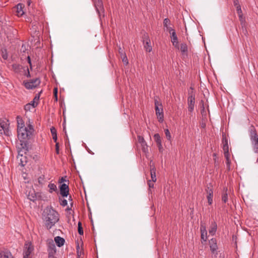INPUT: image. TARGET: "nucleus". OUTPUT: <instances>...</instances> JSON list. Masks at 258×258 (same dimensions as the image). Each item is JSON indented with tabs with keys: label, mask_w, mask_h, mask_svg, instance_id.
I'll return each mask as SVG.
<instances>
[{
	"label": "nucleus",
	"mask_w": 258,
	"mask_h": 258,
	"mask_svg": "<svg viewBox=\"0 0 258 258\" xmlns=\"http://www.w3.org/2000/svg\"><path fill=\"white\" fill-rule=\"evenodd\" d=\"M33 132V128L32 125H29L27 127L24 128H20L17 131L18 138L20 141V147H18V156L23 157L21 152L26 153L28 151V142Z\"/></svg>",
	"instance_id": "obj_1"
},
{
	"label": "nucleus",
	"mask_w": 258,
	"mask_h": 258,
	"mask_svg": "<svg viewBox=\"0 0 258 258\" xmlns=\"http://www.w3.org/2000/svg\"><path fill=\"white\" fill-rule=\"evenodd\" d=\"M43 220L45 227L50 229L58 221L59 214L51 207H47L43 211Z\"/></svg>",
	"instance_id": "obj_2"
},
{
	"label": "nucleus",
	"mask_w": 258,
	"mask_h": 258,
	"mask_svg": "<svg viewBox=\"0 0 258 258\" xmlns=\"http://www.w3.org/2000/svg\"><path fill=\"white\" fill-rule=\"evenodd\" d=\"M251 142L255 153H258V136L253 126H251L249 130Z\"/></svg>",
	"instance_id": "obj_3"
},
{
	"label": "nucleus",
	"mask_w": 258,
	"mask_h": 258,
	"mask_svg": "<svg viewBox=\"0 0 258 258\" xmlns=\"http://www.w3.org/2000/svg\"><path fill=\"white\" fill-rule=\"evenodd\" d=\"M190 91H188V97L187 98V104H188V111L192 112L194 110L195 104V95L193 91V88L190 87Z\"/></svg>",
	"instance_id": "obj_4"
},
{
	"label": "nucleus",
	"mask_w": 258,
	"mask_h": 258,
	"mask_svg": "<svg viewBox=\"0 0 258 258\" xmlns=\"http://www.w3.org/2000/svg\"><path fill=\"white\" fill-rule=\"evenodd\" d=\"M155 111L156 114L158 118L159 119V121L162 122L163 121L164 118V114L163 108H159V106H162V104L159 103L157 100H155Z\"/></svg>",
	"instance_id": "obj_5"
},
{
	"label": "nucleus",
	"mask_w": 258,
	"mask_h": 258,
	"mask_svg": "<svg viewBox=\"0 0 258 258\" xmlns=\"http://www.w3.org/2000/svg\"><path fill=\"white\" fill-rule=\"evenodd\" d=\"M33 250L34 247L31 242H26L23 249V258H29V256Z\"/></svg>",
	"instance_id": "obj_6"
},
{
	"label": "nucleus",
	"mask_w": 258,
	"mask_h": 258,
	"mask_svg": "<svg viewBox=\"0 0 258 258\" xmlns=\"http://www.w3.org/2000/svg\"><path fill=\"white\" fill-rule=\"evenodd\" d=\"M0 134L10 136V132L9 129L8 121L4 120H0Z\"/></svg>",
	"instance_id": "obj_7"
},
{
	"label": "nucleus",
	"mask_w": 258,
	"mask_h": 258,
	"mask_svg": "<svg viewBox=\"0 0 258 258\" xmlns=\"http://www.w3.org/2000/svg\"><path fill=\"white\" fill-rule=\"evenodd\" d=\"M40 84V80L39 78H35L29 82L25 83L24 86L28 89H32L36 88Z\"/></svg>",
	"instance_id": "obj_8"
},
{
	"label": "nucleus",
	"mask_w": 258,
	"mask_h": 258,
	"mask_svg": "<svg viewBox=\"0 0 258 258\" xmlns=\"http://www.w3.org/2000/svg\"><path fill=\"white\" fill-rule=\"evenodd\" d=\"M96 10L99 16L104 13V10L102 0H92Z\"/></svg>",
	"instance_id": "obj_9"
},
{
	"label": "nucleus",
	"mask_w": 258,
	"mask_h": 258,
	"mask_svg": "<svg viewBox=\"0 0 258 258\" xmlns=\"http://www.w3.org/2000/svg\"><path fill=\"white\" fill-rule=\"evenodd\" d=\"M137 138L138 143L140 144L142 147V151L147 154L148 153V145L146 143V142L144 140V138L140 135H138Z\"/></svg>",
	"instance_id": "obj_10"
},
{
	"label": "nucleus",
	"mask_w": 258,
	"mask_h": 258,
	"mask_svg": "<svg viewBox=\"0 0 258 258\" xmlns=\"http://www.w3.org/2000/svg\"><path fill=\"white\" fill-rule=\"evenodd\" d=\"M69 192V187L68 185L66 183H62L60 186V194L63 197H67Z\"/></svg>",
	"instance_id": "obj_11"
},
{
	"label": "nucleus",
	"mask_w": 258,
	"mask_h": 258,
	"mask_svg": "<svg viewBox=\"0 0 258 258\" xmlns=\"http://www.w3.org/2000/svg\"><path fill=\"white\" fill-rule=\"evenodd\" d=\"M206 191L207 194V198L208 204L211 205L213 203V190L212 188L207 187L206 189Z\"/></svg>",
	"instance_id": "obj_12"
},
{
	"label": "nucleus",
	"mask_w": 258,
	"mask_h": 258,
	"mask_svg": "<svg viewBox=\"0 0 258 258\" xmlns=\"http://www.w3.org/2000/svg\"><path fill=\"white\" fill-rule=\"evenodd\" d=\"M144 43H145L144 48L148 52H151L152 50V46L150 45V40L147 35H145L144 37Z\"/></svg>",
	"instance_id": "obj_13"
},
{
	"label": "nucleus",
	"mask_w": 258,
	"mask_h": 258,
	"mask_svg": "<svg viewBox=\"0 0 258 258\" xmlns=\"http://www.w3.org/2000/svg\"><path fill=\"white\" fill-rule=\"evenodd\" d=\"M171 41L173 45L177 48H179L178 38L175 32H172V34L170 35Z\"/></svg>",
	"instance_id": "obj_14"
},
{
	"label": "nucleus",
	"mask_w": 258,
	"mask_h": 258,
	"mask_svg": "<svg viewBox=\"0 0 258 258\" xmlns=\"http://www.w3.org/2000/svg\"><path fill=\"white\" fill-rule=\"evenodd\" d=\"M209 244L211 250L213 253H214L218 248L216 240L215 238H212L209 241Z\"/></svg>",
	"instance_id": "obj_15"
},
{
	"label": "nucleus",
	"mask_w": 258,
	"mask_h": 258,
	"mask_svg": "<svg viewBox=\"0 0 258 258\" xmlns=\"http://www.w3.org/2000/svg\"><path fill=\"white\" fill-rule=\"evenodd\" d=\"M151 162H150V174H151V177L152 179V181L153 182H156L157 179H156V168L154 165H151Z\"/></svg>",
	"instance_id": "obj_16"
},
{
	"label": "nucleus",
	"mask_w": 258,
	"mask_h": 258,
	"mask_svg": "<svg viewBox=\"0 0 258 258\" xmlns=\"http://www.w3.org/2000/svg\"><path fill=\"white\" fill-rule=\"evenodd\" d=\"M217 229V225L216 222L213 221L211 222L210 229H209V233L212 235H214L216 233Z\"/></svg>",
	"instance_id": "obj_17"
},
{
	"label": "nucleus",
	"mask_w": 258,
	"mask_h": 258,
	"mask_svg": "<svg viewBox=\"0 0 258 258\" xmlns=\"http://www.w3.org/2000/svg\"><path fill=\"white\" fill-rule=\"evenodd\" d=\"M0 258H14V257L9 251L0 250Z\"/></svg>",
	"instance_id": "obj_18"
},
{
	"label": "nucleus",
	"mask_w": 258,
	"mask_h": 258,
	"mask_svg": "<svg viewBox=\"0 0 258 258\" xmlns=\"http://www.w3.org/2000/svg\"><path fill=\"white\" fill-rule=\"evenodd\" d=\"M201 238L206 241L207 239V231L206 226L204 225H201Z\"/></svg>",
	"instance_id": "obj_19"
},
{
	"label": "nucleus",
	"mask_w": 258,
	"mask_h": 258,
	"mask_svg": "<svg viewBox=\"0 0 258 258\" xmlns=\"http://www.w3.org/2000/svg\"><path fill=\"white\" fill-rule=\"evenodd\" d=\"M54 241L57 246L58 247H61L63 245L65 242L64 239L58 236L54 238Z\"/></svg>",
	"instance_id": "obj_20"
},
{
	"label": "nucleus",
	"mask_w": 258,
	"mask_h": 258,
	"mask_svg": "<svg viewBox=\"0 0 258 258\" xmlns=\"http://www.w3.org/2000/svg\"><path fill=\"white\" fill-rule=\"evenodd\" d=\"M17 131H18L20 128H21L22 129V128L26 127V126H25L24 122L23 120L21 117H20V116H18L17 117Z\"/></svg>",
	"instance_id": "obj_21"
},
{
	"label": "nucleus",
	"mask_w": 258,
	"mask_h": 258,
	"mask_svg": "<svg viewBox=\"0 0 258 258\" xmlns=\"http://www.w3.org/2000/svg\"><path fill=\"white\" fill-rule=\"evenodd\" d=\"M23 5L22 4H18L16 7V13L18 16H22L24 14L23 10Z\"/></svg>",
	"instance_id": "obj_22"
},
{
	"label": "nucleus",
	"mask_w": 258,
	"mask_h": 258,
	"mask_svg": "<svg viewBox=\"0 0 258 258\" xmlns=\"http://www.w3.org/2000/svg\"><path fill=\"white\" fill-rule=\"evenodd\" d=\"M227 188H224L222 194V201L223 203H226L228 201Z\"/></svg>",
	"instance_id": "obj_23"
},
{
	"label": "nucleus",
	"mask_w": 258,
	"mask_h": 258,
	"mask_svg": "<svg viewBox=\"0 0 258 258\" xmlns=\"http://www.w3.org/2000/svg\"><path fill=\"white\" fill-rule=\"evenodd\" d=\"M180 48V50L182 53V55H187V51H188V48L187 45L184 43H181L180 44V47H179V48Z\"/></svg>",
	"instance_id": "obj_24"
},
{
	"label": "nucleus",
	"mask_w": 258,
	"mask_h": 258,
	"mask_svg": "<svg viewBox=\"0 0 258 258\" xmlns=\"http://www.w3.org/2000/svg\"><path fill=\"white\" fill-rule=\"evenodd\" d=\"M222 144H223L222 148H223L224 152H229L228 140L226 138V137L223 138Z\"/></svg>",
	"instance_id": "obj_25"
},
{
	"label": "nucleus",
	"mask_w": 258,
	"mask_h": 258,
	"mask_svg": "<svg viewBox=\"0 0 258 258\" xmlns=\"http://www.w3.org/2000/svg\"><path fill=\"white\" fill-rule=\"evenodd\" d=\"M12 68L16 73H19L22 69V66L18 63H14L12 65Z\"/></svg>",
	"instance_id": "obj_26"
},
{
	"label": "nucleus",
	"mask_w": 258,
	"mask_h": 258,
	"mask_svg": "<svg viewBox=\"0 0 258 258\" xmlns=\"http://www.w3.org/2000/svg\"><path fill=\"white\" fill-rule=\"evenodd\" d=\"M49 188V192L50 193H52L53 191H55L57 190L56 185L54 183H49L48 185Z\"/></svg>",
	"instance_id": "obj_27"
},
{
	"label": "nucleus",
	"mask_w": 258,
	"mask_h": 258,
	"mask_svg": "<svg viewBox=\"0 0 258 258\" xmlns=\"http://www.w3.org/2000/svg\"><path fill=\"white\" fill-rule=\"evenodd\" d=\"M239 21L240 22L241 25H242V28H243L244 26H245V18L243 17V14L239 15L238 16Z\"/></svg>",
	"instance_id": "obj_28"
},
{
	"label": "nucleus",
	"mask_w": 258,
	"mask_h": 258,
	"mask_svg": "<svg viewBox=\"0 0 258 258\" xmlns=\"http://www.w3.org/2000/svg\"><path fill=\"white\" fill-rule=\"evenodd\" d=\"M154 138L157 144L162 143L161 139L159 134H155L154 136Z\"/></svg>",
	"instance_id": "obj_29"
},
{
	"label": "nucleus",
	"mask_w": 258,
	"mask_h": 258,
	"mask_svg": "<svg viewBox=\"0 0 258 258\" xmlns=\"http://www.w3.org/2000/svg\"><path fill=\"white\" fill-rule=\"evenodd\" d=\"M38 182L41 186L43 185L45 182L44 175H42L40 176H39L38 178Z\"/></svg>",
	"instance_id": "obj_30"
},
{
	"label": "nucleus",
	"mask_w": 258,
	"mask_h": 258,
	"mask_svg": "<svg viewBox=\"0 0 258 258\" xmlns=\"http://www.w3.org/2000/svg\"><path fill=\"white\" fill-rule=\"evenodd\" d=\"M28 198L30 200L33 202L35 201L36 200V196L35 193H34V191L33 192V193H32L31 194L29 193L28 195Z\"/></svg>",
	"instance_id": "obj_31"
},
{
	"label": "nucleus",
	"mask_w": 258,
	"mask_h": 258,
	"mask_svg": "<svg viewBox=\"0 0 258 258\" xmlns=\"http://www.w3.org/2000/svg\"><path fill=\"white\" fill-rule=\"evenodd\" d=\"M78 233H79L80 235H83V228L82 227V224H81V222H79L78 223Z\"/></svg>",
	"instance_id": "obj_32"
},
{
	"label": "nucleus",
	"mask_w": 258,
	"mask_h": 258,
	"mask_svg": "<svg viewBox=\"0 0 258 258\" xmlns=\"http://www.w3.org/2000/svg\"><path fill=\"white\" fill-rule=\"evenodd\" d=\"M165 134L168 140L170 141L171 139V136L168 129L165 130Z\"/></svg>",
	"instance_id": "obj_33"
},
{
	"label": "nucleus",
	"mask_w": 258,
	"mask_h": 258,
	"mask_svg": "<svg viewBox=\"0 0 258 258\" xmlns=\"http://www.w3.org/2000/svg\"><path fill=\"white\" fill-rule=\"evenodd\" d=\"M33 108H34V105L29 103L27 104L24 107V109L26 111H30Z\"/></svg>",
	"instance_id": "obj_34"
},
{
	"label": "nucleus",
	"mask_w": 258,
	"mask_h": 258,
	"mask_svg": "<svg viewBox=\"0 0 258 258\" xmlns=\"http://www.w3.org/2000/svg\"><path fill=\"white\" fill-rule=\"evenodd\" d=\"M121 59H122V62H123V63L125 65L128 64V59H127L126 54L121 56Z\"/></svg>",
	"instance_id": "obj_35"
},
{
	"label": "nucleus",
	"mask_w": 258,
	"mask_h": 258,
	"mask_svg": "<svg viewBox=\"0 0 258 258\" xmlns=\"http://www.w3.org/2000/svg\"><path fill=\"white\" fill-rule=\"evenodd\" d=\"M170 23V21L169 19L165 18L164 20L163 24H164V27L166 28V27H167L168 26H169Z\"/></svg>",
	"instance_id": "obj_36"
},
{
	"label": "nucleus",
	"mask_w": 258,
	"mask_h": 258,
	"mask_svg": "<svg viewBox=\"0 0 258 258\" xmlns=\"http://www.w3.org/2000/svg\"><path fill=\"white\" fill-rule=\"evenodd\" d=\"M59 201L60 205L62 206V207H65L68 204V202L66 199H59Z\"/></svg>",
	"instance_id": "obj_37"
},
{
	"label": "nucleus",
	"mask_w": 258,
	"mask_h": 258,
	"mask_svg": "<svg viewBox=\"0 0 258 258\" xmlns=\"http://www.w3.org/2000/svg\"><path fill=\"white\" fill-rule=\"evenodd\" d=\"M50 132L52 135V137L57 136V131L54 127L52 126L51 127Z\"/></svg>",
	"instance_id": "obj_38"
},
{
	"label": "nucleus",
	"mask_w": 258,
	"mask_h": 258,
	"mask_svg": "<svg viewBox=\"0 0 258 258\" xmlns=\"http://www.w3.org/2000/svg\"><path fill=\"white\" fill-rule=\"evenodd\" d=\"M236 9L238 16L243 14L240 6H238Z\"/></svg>",
	"instance_id": "obj_39"
},
{
	"label": "nucleus",
	"mask_w": 258,
	"mask_h": 258,
	"mask_svg": "<svg viewBox=\"0 0 258 258\" xmlns=\"http://www.w3.org/2000/svg\"><path fill=\"white\" fill-rule=\"evenodd\" d=\"M118 53H119L120 56H122L125 54V53L124 52V50L121 49L120 46H119L118 48Z\"/></svg>",
	"instance_id": "obj_40"
},
{
	"label": "nucleus",
	"mask_w": 258,
	"mask_h": 258,
	"mask_svg": "<svg viewBox=\"0 0 258 258\" xmlns=\"http://www.w3.org/2000/svg\"><path fill=\"white\" fill-rule=\"evenodd\" d=\"M166 30L169 32L170 35L172 34V32H175V30L171 27L168 26L167 27H166Z\"/></svg>",
	"instance_id": "obj_41"
},
{
	"label": "nucleus",
	"mask_w": 258,
	"mask_h": 258,
	"mask_svg": "<svg viewBox=\"0 0 258 258\" xmlns=\"http://www.w3.org/2000/svg\"><path fill=\"white\" fill-rule=\"evenodd\" d=\"M224 155L225 158H226V160H228L230 159V154L229 152H224Z\"/></svg>",
	"instance_id": "obj_42"
},
{
	"label": "nucleus",
	"mask_w": 258,
	"mask_h": 258,
	"mask_svg": "<svg viewBox=\"0 0 258 258\" xmlns=\"http://www.w3.org/2000/svg\"><path fill=\"white\" fill-rule=\"evenodd\" d=\"M230 159L226 160V164L227 168L229 170L230 169Z\"/></svg>",
	"instance_id": "obj_43"
},
{
	"label": "nucleus",
	"mask_w": 258,
	"mask_h": 258,
	"mask_svg": "<svg viewBox=\"0 0 258 258\" xmlns=\"http://www.w3.org/2000/svg\"><path fill=\"white\" fill-rule=\"evenodd\" d=\"M157 146L158 147L159 151L160 152H162V151L163 150V149L162 143H159V144H157Z\"/></svg>",
	"instance_id": "obj_44"
},
{
	"label": "nucleus",
	"mask_w": 258,
	"mask_h": 258,
	"mask_svg": "<svg viewBox=\"0 0 258 258\" xmlns=\"http://www.w3.org/2000/svg\"><path fill=\"white\" fill-rule=\"evenodd\" d=\"M154 182H153L152 180H149L148 182V184L149 185V187L150 188H153L154 187Z\"/></svg>",
	"instance_id": "obj_45"
},
{
	"label": "nucleus",
	"mask_w": 258,
	"mask_h": 258,
	"mask_svg": "<svg viewBox=\"0 0 258 258\" xmlns=\"http://www.w3.org/2000/svg\"><path fill=\"white\" fill-rule=\"evenodd\" d=\"M233 4L236 8H237V7H238V6H240L238 0H234Z\"/></svg>",
	"instance_id": "obj_46"
},
{
	"label": "nucleus",
	"mask_w": 258,
	"mask_h": 258,
	"mask_svg": "<svg viewBox=\"0 0 258 258\" xmlns=\"http://www.w3.org/2000/svg\"><path fill=\"white\" fill-rule=\"evenodd\" d=\"M55 150L57 154H59V144L58 143L55 144Z\"/></svg>",
	"instance_id": "obj_47"
},
{
	"label": "nucleus",
	"mask_w": 258,
	"mask_h": 258,
	"mask_svg": "<svg viewBox=\"0 0 258 258\" xmlns=\"http://www.w3.org/2000/svg\"><path fill=\"white\" fill-rule=\"evenodd\" d=\"M29 104H31V105H34V107H35L37 105L38 103L37 102H35V101L32 100Z\"/></svg>",
	"instance_id": "obj_48"
},
{
	"label": "nucleus",
	"mask_w": 258,
	"mask_h": 258,
	"mask_svg": "<svg viewBox=\"0 0 258 258\" xmlns=\"http://www.w3.org/2000/svg\"><path fill=\"white\" fill-rule=\"evenodd\" d=\"M57 88H55L54 89V94L55 96V98H56V100H57Z\"/></svg>",
	"instance_id": "obj_49"
},
{
	"label": "nucleus",
	"mask_w": 258,
	"mask_h": 258,
	"mask_svg": "<svg viewBox=\"0 0 258 258\" xmlns=\"http://www.w3.org/2000/svg\"><path fill=\"white\" fill-rule=\"evenodd\" d=\"M39 99V94H38L37 95H36L34 98L33 99V101H35V102H36V101H38Z\"/></svg>",
	"instance_id": "obj_50"
},
{
	"label": "nucleus",
	"mask_w": 258,
	"mask_h": 258,
	"mask_svg": "<svg viewBox=\"0 0 258 258\" xmlns=\"http://www.w3.org/2000/svg\"><path fill=\"white\" fill-rule=\"evenodd\" d=\"M20 161H21L20 164H21V166H25V163H26V161L24 162V161H23V160H22V158H21V159H20Z\"/></svg>",
	"instance_id": "obj_51"
},
{
	"label": "nucleus",
	"mask_w": 258,
	"mask_h": 258,
	"mask_svg": "<svg viewBox=\"0 0 258 258\" xmlns=\"http://www.w3.org/2000/svg\"><path fill=\"white\" fill-rule=\"evenodd\" d=\"M27 59H28V63H29L30 64V68H32V66H31V59H30V56H28L27 57Z\"/></svg>",
	"instance_id": "obj_52"
},
{
	"label": "nucleus",
	"mask_w": 258,
	"mask_h": 258,
	"mask_svg": "<svg viewBox=\"0 0 258 258\" xmlns=\"http://www.w3.org/2000/svg\"><path fill=\"white\" fill-rule=\"evenodd\" d=\"M52 139L54 141V142L56 144L57 142V136H53L52 137Z\"/></svg>",
	"instance_id": "obj_53"
},
{
	"label": "nucleus",
	"mask_w": 258,
	"mask_h": 258,
	"mask_svg": "<svg viewBox=\"0 0 258 258\" xmlns=\"http://www.w3.org/2000/svg\"><path fill=\"white\" fill-rule=\"evenodd\" d=\"M7 54H3V58L5 59H7Z\"/></svg>",
	"instance_id": "obj_54"
},
{
	"label": "nucleus",
	"mask_w": 258,
	"mask_h": 258,
	"mask_svg": "<svg viewBox=\"0 0 258 258\" xmlns=\"http://www.w3.org/2000/svg\"><path fill=\"white\" fill-rule=\"evenodd\" d=\"M64 181H67V180L64 179V178L63 177H62L60 179V182H62Z\"/></svg>",
	"instance_id": "obj_55"
},
{
	"label": "nucleus",
	"mask_w": 258,
	"mask_h": 258,
	"mask_svg": "<svg viewBox=\"0 0 258 258\" xmlns=\"http://www.w3.org/2000/svg\"><path fill=\"white\" fill-rule=\"evenodd\" d=\"M205 126H206V124L205 123H202L201 124V127L202 128H204V127H205Z\"/></svg>",
	"instance_id": "obj_56"
},
{
	"label": "nucleus",
	"mask_w": 258,
	"mask_h": 258,
	"mask_svg": "<svg viewBox=\"0 0 258 258\" xmlns=\"http://www.w3.org/2000/svg\"><path fill=\"white\" fill-rule=\"evenodd\" d=\"M27 4H28V6L30 5V4H31V1L30 0H28V1Z\"/></svg>",
	"instance_id": "obj_57"
},
{
	"label": "nucleus",
	"mask_w": 258,
	"mask_h": 258,
	"mask_svg": "<svg viewBox=\"0 0 258 258\" xmlns=\"http://www.w3.org/2000/svg\"><path fill=\"white\" fill-rule=\"evenodd\" d=\"M79 249V246L78 245V246H77V249L78 250Z\"/></svg>",
	"instance_id": "obj_58"
}]
</instances>
